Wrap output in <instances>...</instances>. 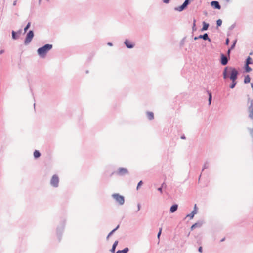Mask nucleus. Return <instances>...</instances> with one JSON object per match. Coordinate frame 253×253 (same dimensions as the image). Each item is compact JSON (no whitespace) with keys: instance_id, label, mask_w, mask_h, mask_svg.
<instances>
[{"instance_id":"obj_1","label":"nucleus","mask_w":253,"mask_h":253,"mask_svg":"<svg viewBox=\"0 0 253 253\" xmlns=\"http://www.w3.org/2000/svg\"><path fill=\"white\" fill-rule=\"evenodd\" d=\"M238 75V71L231 67H226L223 72V76L224 79L229 78L230 80H237Z\"/></svg>"},{"instance_id":"obj_2","label":"nucleus","mask_w":253,"mask_h":253,"mask_svg":"<svg viewBox=\"0 0 253 253\" xmlns=\"http://www.w3.org/2000/svg\"><path fill=\"white\" fill-rule=\"evenodd\" d=\"M52 48L51 44H47L38 49V54L42 57H44L46 53Z\"/></svg>"},{"instance_id":"obj_3","label":"nucleus","mask_w":253,"mask_h":253,"mask_svg":"<svg viewBox=\"0 0 253 253\" xmlns=\"http://www.w3.org/2000/svg\"><path fill=\"white\" fill-rule=\"evenodd\" d=\"M253 64V60L251 57L248 56L246 59L245 65V69L246 72L249 73L250 72L252 69L249 67V64Z\"/></svg>"},{"instance_id":"obj_4","label":"nucleus","mask_w":253,"mask_h":253,"mask_svg":"<svg viewBox=\"0 0 253 253\" xmlns=\"http://www.w3.org/2000/svg\"><path fill=\"white\" fill-rule=\"evenodd\" d=\"M112 197L120 205H123L124 203L125 200L124 197L120 195L119 194H113Z\"/></svg>"},{"instance_id":"obj_5","label":"nucleus","mask_w":253,"mask_h":253,"mask_svg":"<svg viewBox=\"0 0 253 253\" xmlns=\"http://www.w3.org/2000/svg\"><path fill=\"white\" fill-rule=\"evenodd\" d=\"M34 37V33L32 31H30L27 36H26V39H25V43L26 44H27L28 43H29L32 39H33Z\"/></svg>"},{"instance_id":"obj_6","label":"nucleus","mask_w":253,"mask_h":253,"mask_svg":"<svg viewBox=\"0 0 253 253\" xmlns=\"http://www.w3.org/2000/svg\"><path fill=\"white\" fill-rule=\"evenodd\" d=\"M58 183H59L58 177L56 175H53L51 179V181H50L51 184L54 187H57L58 185Z\"/></svg>"},{"instance_id":"obj_7","label":"nucleus","mask_w":253,"mask_h":253,"mask_svg":"<svg viewBox=\"0 0 253 253\" xmlns=\"http://www.w3.org/2000/svg\"><path fill=\"white\" fill-rule=\"evenodd\" d=\"M128 173V170L124 168H119L118 170V173L120 175H123Z\"/></svg>"},{"instance_id":"obj_8","label":"nucleus","mask_w":253,"mask_h":253,"mask_svg":"<svg viewBox=\"0 0 253 253\" xmlns=\"http://www.w3.org/2000/svg\"><path fill=\"white\" fill-rule=\"evenodd\" d=\"M211 5L215 9H220L221 6L219 4V2L216 1H213L211 2Z\"/></svg>"},{"instance_id":"obj_9","label":"nucleus","mask_w":253,"mask_h":253,"mask_svg":"<svg viewBox=\"0 0 253 253\" xmlns=\"http://www.w3.org/2000/svg\"><path fill=\"white\" fill-rule=\"evenodd\" d=\"M221 63L223 65H226L228 63V59H227V57L224 56L223 54H221Z\"/></svg>"},{"instance_id":"obj_10","label":"nucleus","mask_w":253,"mask_h":253,"mask_svg":"<svg viewBox=\"0 0 253 253\" xmlns=\"http://www.w3.org/2000/svg\"><path fill=\"white\" fill-rule=\"evenodd\" d=\"M125 43L126 46L129 48H131L134 46V45L132 43H131L128 40H126L125 42Z\"/></svg>"},{"instance_id":"obj_11","label":"nucleus","mask_w":253,"mask_h":253,"mask_svg":"<svg viewBox=\"0 0 253 253\" xmlns=\"http://www.w3.org/2000/svg\"><path fill=\"white\" fill-rule=\"evenodd\" d=\"M177 207L178 206L177 205H172L170 209V212L171 213H173L174 212H175L177 209Z\"/></svg>"},{"instance_id":"obj_12","label":"nucleus","mask_w":253,"mask_h":253,"mask_svg":"<svg viewBox=\"0 0 253 253\" xmlns=\"http://www.w3.org/2000/svg\"><path fill=\"white\" fill-rule=\"evenodd\" d=\"M147 116L149 120H152L154 119V114L152 112H148L147 113Z\"/></svg>"},{"instance_id":"obj_13","label":"nucleus","mask_w":253,"mask_h":253,"mask_svg":"<svg viewBox=\"0 0 253 253\" xmlns=\"http://www.w3.org/2000/svg\"><path fill=\"white\" fill-rule=\"evenodd\" d=\"M232 81V83L231 85H230V88L231 89H233L235 87V85L237 84V81L236 80H231Z\"/></svg>"},{"instance_id":"obj_14","label":"nucleus","mask_w":253,"mask_h":253,"mask_svg":"<svg viewBox=\"0 0 253 253\" xmlns=\"http://www.w3.org/2000/svg\"><path fill=\"white\" fill-rule=\"evenodd\" d=\"M203 28L202 29V31H205V30H207L209 27V24L206 23L205 22H203Z\"/></svg>"},{"instance_id":"obj_15","label":"nucleus","mask_w":253,"mask_h":253,"mask_svg":"<svg viewBox=\"0 0 253 253\" xmlns=\"http://www.w3.org/2000/svg\"><path fill=\"white\" fill-rule=\"evenodd\" d=\"M199 38H203L205 40H210L209 38L208 35L207 33L204 34L203 35H200L199 37Z\"/></svg>"},{"instance_id":"obj_16","label":"nucleus","mask_w":253,"mask_h":253,"mask_svg":"<svg viewBox=\"0 0 253 253\" xmlns=\"http://www.w3.org/2000/svg\"><path fill=\"white\" fill-rule=\"evenodd\" d=\"M41 153L38 150H35L34 152V156L35 158H38L40 157Z\"/></svg>"},{"instance_id":"obj_17","label":"nucleus","mask_w":253,"mask_h":253,"mask_svg":"<svg viewBox=\"0 0 253 253\" xmlns=\"http://www.w3.org/2000/svg\"><path fill=\"white\" fill-rule=\"evenodd\" d=\"M251 80L249 75H247L244 78V83L245 84L250 83Z\"/></svg>"},{"instance_id":"obj_18","label":"nucleus","mask_w":253,"mask_h":253,"mask_svg":"<svg viewBox=\"0 0 253 253\" xmlns=\"http://www.w3.org/2000/svg\"><path fill=\"white\" fill-rule=\"evenodd\" d=\"M118 241H116L114 243V244H113V246H112V249H111V251H112L113 253H114L115 250V249H116V246H117V245H118Z\"/></svg>"},{"instance_id":"obj_19","label":"nucleus","mask_w":253,"mask_h":253,"mask_svg":"<svg viewBox=\"0 0 253 253\" xmlns=\"http://www.w3.org/2000/svg\"><path fill=\"white\" fill-rule=\"evenodd\" d=\"M128 251V249L127 248H125L123 250H119L116 253H126Z\"/></svg>"},{"instance_id":"obj_20","label":"nucleus","mask_w":253,"mask_h":253,"mask_svg":"<svg viewBox=\"0 0 253 253\" xmlns=\"http://www.w3.org/2000/svg\"><path fill=\"white\" fill-rule=\"evenodd\" d=\"M196 213H197L196 210H194L192 212V213L188 215L187 216H190V218L192 219L194 217V215L195 214H196Z\"/></svg>"},{"instance_id":"obj_21","label":"nucleus","mask_w":253,"mask_h":253,"mask_svg":"<svg viewBox=\"0 0 253 253\" xmlns=\"http://www.w3.org/2000/svg\"><path fill=\"white\" fill-rule=\"evenodd\" d=\"M185 6L183 5H181L180 6H179V7H177V8H176L175 9L177 11H182L184 8H185Z\"/></svg>"},{"instance_id":"obj_22","label":"nucleus","mask_w":253,"mask_h":253,"mask_svg":"<svg viewBox=\"0 0 253 253\" xmlns=\"http://www.w3.org/2000/svg\"><path fill=\"white\" fill-rule=\"evenodd\" d=\"M222 21L221 19H218L216 21L217 26L218 27L220 26L222 24Z\"/></svg>"},{"instance_id":"obj_23","label":"nucleus","mask_w":253,"mask_h":253,"mask_svg":"<svg viewBox=\"0 0 253 253\" xmlns=\"http://www.w3.org/2000/svg\"><path fill=\"white\" fill-rule=\"evenodd\" d=\"M30 23L29 22L27 26L25 27L24 28V32H26L27 31V30H28V29L30 27Z\"/></svg>"},{"instance_id":"obj_24","label":"nucleus","mask_w":253,"mask_h":253,"mask_svg":"<svg viewBox=\"0 0 253 253\" xmlns=\"http://www.w3.org/2000/svg\"><path fill=\"white\" fill-rule=\"evenodd\" d=\"M209 104H211V93H209Z\"/></svg>"},{"instance_id":"obj_25","label":"nucleus","mask_w":253,"mask_h":253,"mask_svg":"<svg viewBox=\"0 0 253 253\" xmlns=\"http://www.w3.org/2000/svg\"><path fill=\"white\" fill-rule=\"evenodd\" d=\"M119 225H118V226H117V227L115 229H113L112 231H111V232H110V233L109 234V235H110V236H111V235H112V234H113V233H114V232H115L117 229H118V228H119Z\"/></svg>"},{"instance_id":"obj_26","label":"nucleus","mask_w":253,"mask_h":253,"mask_svg":"<svg viewBox=\"0 0 253 253\" xmlns=\"http://www.w3.org/2000/svg\"><path fill=\"white\" fill-rule=\"evenodd\" d=\"M119 225H118V226H117V227L115 229H113L112 231H111V232H110V233L109 234V235H110V236H111V235H112V234H113V233H114V232H115L117 229H118V228H119Z\"/></svg>"},{"instance_id":"obj_27","label":"nucleus","mask_w":253,"mask_h":253,"mask_svg":"<svg viewBox=\"0 0 253 253\" xmlns=\"http://www.w3.org/2000/svg\"><path fill=\"white\" fill-rule=\"evenodd\" d=\"M12 36L13 39H16L17 38V37H16V33L14 31H12Z\"/></svg>"},{"instance_id":"obj_28","label":"nucleus","mask_w":253,"mask_h":253,"mask_svg":"<svg viewBox=\"0 0 253 253\" xmlns=\"http://www.w3.org/2000/svg\"><path fill=\"white\" fill-rule=\"evenodd\" d=\"M162 228L161 227L160 229H159V233L158 234V235H157V237L158 238H159L160 235H161V234L162 233Z\"/></svg>"},{"instance_id":"obj_29","label":"nucleus","mask_w":253,"mask_h":253,"mask_svg":"<svg viewBox=\"0 0 253 253\" xmlns=\"http://www.w3.org/2000/svg\"><path fill=\"white\" fill-rule=\"evenodd\" d=\"M188 2H189V0H186L184 1V2L183 3V4H182V5H183L185 6V7H186V6H187V5H188Z\"/></svg>"},{"instance_id":"obj_30","label":"nucleus","mask_w":253,"mask_h":253,"mask_svg":"<svg viewBox=\"0 0 253 253\" xmlns=\"http://www.w3.org/2000/svg\"><path fill=\"white\" fill-rule=\"evenodd\" d=\"M250 117L253 119V109L252 110V111L250 112Z\"/></svg>"},{"instance_id":"obj_31","label":"nucleus","mask_w":253,"mask_h":253,"mask_svg":"<svg viewBox=\"0 0 253 253\" xmlns=\"http://www.w3.org/2000/svg\"><path fill=\"white\" fill-rule=\"evenodd\" d=\"M198 226V224L197 223H195L194 224V225H193L192 226H191V229H193L194 228H195V227H196L197 226Z\"/></svg>"},{"instance_id":"obj_32","label":"nucleus","mask_w":253,"mask_h":253,"mask_svg":"<svg viewBox=\"0 0 253 253\" xmlns=\"http://www.w3.org/2000/svg\"><path fill=\"white\" fill-rule=\"evenodd\" d=\"M142 184V181H140L138 184V185H137V188L138 189L140 186H141V185Z\"/></svg>"},{"instance_id":"obj_33","label":"nucleus","mask_w":253,"mask_h":253,"mask_svg":"<svg viewBox=\"0 0 253 253\" xmlns=\"http://www.w3.org/2000/svg\"><path fill=\"white\" fill-rule=\"evenodd\" d=\"M229 42V39L228 38H227V39L226 40V45H228Z\"/></svg>"},{"instance_id":"obj_34","label":"nucleus","mask_w":253,"mask_h":253,"mask_svg":"<svg viewBox=\"0 0 253 253\" xmlns=\"http://www.w3.org/2000/svg\"><path fill=\"white\" fill-rule=\"evenodd\" d=\"M232 49H231L230 48H229L228 50V51H227V54H228V56H230V51Z\"/></svg>"},{"instance_id":"obj_35","label":"nucleus","mask_w":253,"mask_h":253,"mask_svg":"<svg viewBox=\"0 0 253 253\" xmlns=\"http://www.w3.org/2000/svg\"><path fill=\"white\" fill-rule=\"evenodd\" d=\"M198 251L199 252L202 253V247H200L198 249Z\"/></svg>"},{"instance_id":"obj_36","label":"nucleus","mask_w":253,"mask_h":253,"mask_svg":"<svg viewBox=\"0 0 253 253\" xmlns=\"http://www.w3.org/2000/svg\"><path fill=\"white\" fill-rule=\"evenodd\" d=\"M163 2L165 3H168L169 2V0H163Z\"/></svg>"},{"instance_id":"obj_37","label":"nucleus","mask_w":253,"mask_h":253,"mask_svg":"<svg viewBox=\"0 0 253 253\" xmlns=\"http://www.w3.org/2000/svg\"><path fill=\"white\" fill-rule=\"evenodd\" d=\"M235 46V44H234L233 43L232 45L231 46V47L230 48L232 50L234 48Z\"/></svg>"},{"instance_id":"obj_38","label":"nucleus","mask_w":253,"mask_h":253,"mask_svg":"<svg viewBox=\"0 0 253 253\" xmlns=\"http://www.w3.org/2000/svg\"><path fill=\"white\" fill-rule=\"evenodd\" d=\"M140 209V205L139 204H138V209L137 211H139Z\"/></svg>"},{"instance_id":"obj_39","label":"nucleus","mask_w":253,"mask_h":253,"mask_svg":"<svg viewBox=\"0 0 253 253\" xmlns=\"http://www.w3.org/2000/svg\"><path fill=\"white\" fill-rule=\"evenodd\" d=\"M237 39H235V40L234 41V42H233V44L236 45V42H237Z\"/></svg>"},{"instance_id":"obj_40","label":"nucleus","mask_w":253,"mask_h":253,"mask_svg":"<svg viewBox=\"0 0 253 253\" xmlns=\"http://www.w3.org/2000/svg\"><path fill=\"white\" fill-rule=\"evenodd\" d=\"M158 190L162 193V187L159 188H158Z\"/></svg>"},{"instance_id":"obj_41","label":"nucleus","mask_w":253,"mask_h":253,"mask_svg":"<svg viewBox=\"0 0 253 253\" xmlns=\"http://www.w3.org/2000/svg\"><path fill=\"white\" fill-rule=\"evenodd\" d=\"M194 210H195L197 211V207H196V204H195V206H194Z\"/></svg>"},{"instance_id":"obj_42","label":"nucleus","mask_w":253,"mask_h":253,"mask_svg":"<svg viewBox=\"0 0 253 253\" xmlns=\"http://www.w3.org/2000/svg\"><path fill=\"white\" fill-rule=\"evenodd\" d=\"M195 22H196V20H194V23H193V26H195Z\"/></svg>"},{"instance_id":"obj_43","label":"nucleus","mask_w":253,"mask_h":253,"mask_svg":"<svg viewBox=\"0 0 253 253\" xmlns=\"http://www.w3.org/2000/svg\"><path fill=\"white\" fill-rule=\"evenodd\" d=\"M16 4V1H15L13 3V5H15Z\"/></svg>"},{"instance_id":"obj_44","label":"nucleus","mask_w":253,"mask_h":253,"mask_svg":"<svg viewBox=\"0 0 253 253\" xmlns=\"http://www.w3.org/2000/svg\"><path fill=\"white\" fill-rule=\"evenodd\" d=\"M108 44L110 46H111L112 45L111 43H108Z\"/></svg>"},{"instance_id":"obj_45","label":"nucleus","mask_w":253,"mask_h":253,"mask_svg":"<svg viewBox=\"0 0 253 253\" xmlns=\"http://www.w3.org/2000/svg\"><path fill=\"white\" fill-rule=\"evenodd\" d=\"M225 240V238H224L223 239H222L221 240V242H223Z\"/></svg>"},{"instance_id":"obj_46","label":"nucleus","mask_w":253,"mask_h":253,"mask_svg":"<svg viewBox=\"0 0 253 253\" xmlns=\"http://www.w3.org/2000/svg\"><path fill=\"white\" fill-rule=\"evenodd\" d=\"M109 237H110V235H109V234H108V235L107 236V239H108Z\"/></svg>"},{"instance_id":"obj_47","label":"nucleus","mask_w":253,"mask_h":253,"mask_svg":"<svg viewBox=\"0 0 253 253\" xmlns=\"http://www.w3.org/2000/svg\"><path fill=\"white\" fill-rule=\"evenodd\" d=\"M181 138H182V139L185 138V137H182Z\"/></svg>"},{"instance_id":"obj_48","label":"nucleus","mask_w":253,"mask_h":253,"mask_svg":"<svg viewBox=\"0 0 253 253\" xmlns=\"http://www.w3.org/2000/svg\"><path fill=\"white\" fill-rule=\"evenodd\" d=\"M252 52H251V53H250V55H252Z\"/></svg>"}]
</instances>
